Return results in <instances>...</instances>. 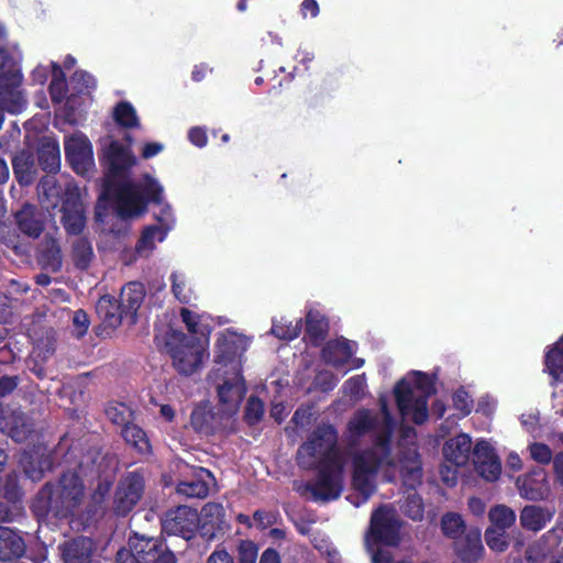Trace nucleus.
<instances>
[{
    "instance_id": "f257e3e1",
    "label": "nucleus",
    "mask_w": 563,
    "mask_h": 563,
    "mask_svg": "<svg viewBox=\"0 0 563 563\" xmlns=\"http://www.w3.org/2000/svg\"><path fill=\"white\" fill-rule=\"evenodd\" d=\"M86 495L84 479L76 470L64 471L56 482L45 483L36 493L31 510L38 521L69 520Z\"/></svg>"
},
{
    "instance_id": "f03ea898",
    "label": "nucleus",
    "mask_w": 563,
    "mask_h": 563,
    "mask_svg": "<svg viewBox=\"0 0 563 563\" xmlns=\"http://www.w3.org/2000/svg\"><path fill=\"white\" fill-rule=\"evenodd\" d=\"M391 437L389 432L379 433L371 448L361 450L352 457V488L360 494V506L366 503L376 490L375 477L383 465L393 466Z\"/></svg>"
},
{
    "instance_id": "7ed1b4c3",
    "label": "nucleus",
    "mask_w": 563,
    "mask_h": 563,
    "mask_svg": "<svg viewBox=\"0 0 563 563\" xmlns=\"http://www.w3.org/2000/svg\"><path fill=\"white\" fill-rule=\"evenodd\" d=\"M338 439V431L332 424H318L297 450L298 466L314 471L319 465L344 463Z\"/></svg>"
},
{
    "instance_id": "20e7f679",
    "label": "nucleus",
    "mask_w": 563,
    "mask_h": 563,
    "mask_svg": "<svg viewBox=\"0 0 563 563\" xmlns=\"http://www.w3.org/2000/svg\"><path fill=\"white\" fill-rule=\"evenodd\" d=\"M166 349L175 369L185 376L194 374L202 364L203 349L197 338L172 330L166 335Z\"/></svg>"
},
{
    "instance_id": "39448f33",
    "label": "nucleus",
    "mask_w": 563,
    "mask_h": 563,
    "mask_svg": "<svg viewBox=\"0 0 563 563\" xmlns=\"http://www.w3.org/2000/svg\"><path fill=\"white\" fill-rule=\"evenodd\" d=\"M100 199L115 201L117 213L123 219L143 214L147 208L145 197L130 181L104 180Z\"/></svg>"
},
{
    "instance_id": "423d86ee",
    "label": "nucleus",
    "mask_w": 563,
    "mask_h": 563,
    "mask_svg": "<svg viewBox=\"0 0 563 563\" xmlns=\"http://www.w3.org/2000/svg\"><path fill=\"white\" fill-rule=\"evenodd\" d=\"M316 482H307L298 492L303 495L310 493L312 499L331 501L338 499L343 492L344 463L319 465Z\"/></svg>"
},
{
    "instance_id": "0eeeda50",
    "label": "nucleus",
    "mask_w": 563,
    "mask_h": 563,
    "mask_svg": "<svg viewBox=\"0 0 563 563\" xmlns=\"http://www.w3.org/2000/svg\"><path fill=\"white\" fill-rule=\"evenodd\" d=\"M199 523L200 517L197 509L180 505L165 512L162 519V532L189 541L196 537Z\"/></svg>"
},
{
    "instance_id": "6e6552de",
    "label": "nucleus",
    "mask_w": 563,
    "mask_h": 563,
    "mask_svg": "<svg viewBox=\"0 0 563 563\" xmlns=\"http://www.w3.org/2000/svg\"><path fill=\"white\" fill-rule=\"evenodd\" d=\"M60 222L68 235H80L86 227L85 208L79 188L67 184L60 195Z\"/></svg>"
},
{
    "instance_id": "1a4fd4ad",
    "label": "nucleus",
    "mask_w": 563,
    "mask_h": 563,
    "mask_svg": "<svg viewBox=\"0 0 563 563\" xmlns=\"http://www.w3.org/2000/svg\"><path fill=\"white\" fill-rule=\"evenodd\" d=\"M145 488L143 475L126 473L118 483L113 498V511L119 517L128 516L141 500Z\"/></svg>"
},
{
    "instance_id": "9d476101",
    "label": "nucleus",
    "mask_w": 563,
    "mask_h": 563,
    "mask_svg": "<svg viewBox=\"0 0 563 563\" xmlns=\"http://www.w3.org/2000/svg\"><path fill=\"white\" fill-rule=\"evenodd\" d=\"M101 165L106 168L104 180L119 181L136 164V158L129 146L119 141H111L99 156Z\"/></svg>"
},
{
    "instance_id": "9b49d317",
    "label": "nucleus",
    "mask_w": 563,
    "mask_h": 563,
    "mask_svg": "<svg viewBox=\"0 0 563 563\" xmlns=\"http://www.w3.org/2000/svg\"><path fill=\"white\" fill-rule=\"evenodd\" d=\"M400 521L385 507L371 516L368 538L376 544L396 547L400 542Z\"/></svg>"
},
{
    "instance_id": "f8f14e48",
    "label": "nucleus",
    "mask_w": 563,
    "mask_h": 563,
    "mask_svg": "<svg viewBox=\"0 0 563 563\" xmlns=\"http://www.w3.org/2000/svg\"><path fill=\"white\" fill-rule=\"evenodd\" d=\"M65 157L73 170L85 176L95 165L91 142L84 134H74L64 143Z\"/></svg>"
},
{
    "instance_id": "ddd939ff",
    "label": "nucleus",
    "mask_w": 563,
    "mask_h": 563,
    "mask_svg": "<svg viewBox=\"0 0 563 563\" xmlns=\"http://www.w3.org/2000/svg\"><path fill=\"white\" fill-rule=\"evenodd\" d=\"M199 533L207 541L223 537L230 530V523L225 518V509L222 504L207 503L199 514Z\"/></svg>"
},
{
    "instance_id": "4468645a",
    "label": "nucleus",
    "mask_w": 563,
    "mask_h": 563,
    "mask_svg": "<svg viewBox=\"0 0 563 563\" xmlns=\"http://www.w3.org/2000/svg\"><path fill=\"white\" fill-rule=\"evenodd\" d=\"M516 486L520 496L528 500H543L550 494L547 472L541 467L519 476Z\"/></svg>"
},
{
    "instance_id": "2eb2a0df",
    "label": "nucleus",
    "mask_w": 563,
    "mask_h": 563,
    "mask_svg": "<svg viewBox=\"0 0 563 563\" xmlns=\"http://www.w3.org/2000/svg\"><path fill=\"white\" fill-rule=\"evenodd\" d=\"M222 417L208 402L196 405L190 413L189 424L200 437H210L221 430Z\"/></svg>"
},
{
    "instance_id": "dca6fc26",
    "label": "nucleus",
    "mask_w": 563,
    "mask_h": 563,
    "mask_svg": "<svg viewBox=\"0 0 563 563\" xmlns=\"http://www.w3.org/2000/svg\"><path fill=\"white\" fill-rule=\"evenodd\" d=\"M16 229L30 239H38L45 230L43 212L34 205L24 203L14 213Z\"/></svg>"
},
{
    "instance_id": "f3484780",
    "label": "nucleus",
    "mask_w": 563,
    "mask_h": 563,
    "mask_svg": "<svg viewBox=\"0 0 563 563\" xmlns=\"http://www.w3.org/2000/svg\"><path fill=\"white\" fill-rule=\"evenodd\" d=\"M258 548L252 540H240L236 547V559L222 545H218L207 558L206 563H256Z\"/></svg>"
},
{
    "instance_id": "a211bd4d",
    "label": "nucleus",
    "mask_w": 563,
    "mask_h": 563,
    "mask_svg": "<svg viewBox=\"0 0 563 563\" xmlns=\"http://www.w3.org/2000/svg\"><path fill=\"white\" fill-rule=\"evenodd\" d=\"M64 563H91L96 551L95 542L88 537H76L59 545Z\"/></svg>"
},
{
    "instance_id": "6ab92c4d",
    "label": "nucleus",
    "mask_w": 563,
    "mask_h": 563,
    "mask_svg": "<svg viewBox=\"0 0 563 563\" xmlns=\"http://www.w3.org/2000/svg\"><path fill=\"white\" fill-rule=\"evenodd\" d=\"M145 296V286L140 282H130L122 287L118 302L131 324H135L137 322V311L141 308Z\"/></svg>"
},
{
    "instance_id": "aec40b11",
    "label": "nucleus",
    "mask_w": 563,
    "mask_h": 563,
    "mask_svg": "<svg viewBox=\"0 0 563 563\" xmlns=\"http://www.w3.org/2000/svg\"><path fill=\"white\" fill-rule=\"evenodd\" d=\"M165 540L161 537H146L134 532L129 537L126 551L140 563H148L161 550Z\"/></svg>"
},
{
    "instance_id": "412c9836",
    "label": "nucleus",
    "mask_w": 563,
    "mask_h": 563,
    "mask_svg": "<svg viewBox=\"0 0 563 563\" xmlns=\"http://www.w3.org/2000/svg\"><path fill=\"white\" fill-rule=\"evenodd\" d=\"M454 550L457 558L464 563L478 561L484 553L481 530L478 528L470 529L464 537L454 542Z\"/></svg>"
},
{
    "instance_id": "4be33fe9",
    "label": "nucleus",
    "mask_w": 563,
    "mask_h": 563,
    "mask_svg": "<svg viewBox=\"0 0 563 563\" xmlns=\"http://www.w3.org/2000/svg\"><path fill=\"white\" fill-rule=\"evenodd\" d=\"M329 319L319 310L310 309L305 317V333L312 346H320L329 334Z\"/></svg>"
},
{
    "instance_id": "5701e85b",
    "label": "nucleus",
    "mask_w": 563,
    "mask_h": 563,
    "mask_svg": "<svg viewBox=\"0 0 563 563\" xmlns=\"http://www.w3.org/2000/svg\"><path fill=\"white\" fill-rule=\"evenodd\" d=\"M472 452V439L466 433H460L443 445V455L446 461L456 466H464L470 460Z\"/></svg>"
},
{
    "instance_id": "b1692460",
    "label": "nucleus",
    "mask_w": 563,
    "mask_h": 563,
    "mask_svg": "<svg viewBox=\"0 0 563 563\" xmlns=\"http://www.w3.org/2000/svg\"><path fill=\"white\" fill-rule=\"evenodd\" d=\"M26 544L15 530L0 526V561L20 559L25 554Z\"/></svg>"
},
{
    "instance_id": "393cba45",
    "label": "nucleus",
    "mask_w": 563,
    "mask_h": 563,
    "mask_svg": "<svg viewBox=\"0 0 563 563\" xmlns=\"http://www.w3.org/2000/svg\"><path fill=\"white\" fill-rule=\"evenodd\" d=\"M96 312L102 324L111 329L120 327L122 320L125 318V313H123L118 299L111 295H103L98 299Z\"/></svg>"
},
{
    "instance_id": "a878e982",
    "label": "nucleus",
    "mask_w": 563,
    "mask_h": 563,
    "mask_svg": "<svg viewBox=\"0 0 563 563\" xmlns=\"http://www.w3.org/2000/svg\"><path fill=\"white\" fill-rule=\"evenodd\" d=\"M353 354L354 351L346 339L330 340L321 350V357L324 363L335 368L345 365Z\"/></svg>"
},
{
    "instance_id": "bb28decb",
    "label": "nucleus",
    "mask_w": 563,
    "mask_h": 563,
    "mask_svg": "<svg viewBox=\"0 0 563 563\" xmlns=\"http://www.w3.org/2000/svg\"><path fill=\"white\" fill-rule=\"evenodd\" d=\"M555 510L538 505H527L520 512V523L523 529L538 532L554 517Z\"/></svg>"
},
{
    "instance_id": "cd10ccee",
    "label": "nucleus",
    "mask_w": 563,
    "mask_h": 563,
    "mask_svg": "<svg viewBox=\"0 0 563 563\" xmlns=\"http://www.w3.org/2000/svg\"><path fill=\"white\" fill-rule=\"evenodd\" d=\"M242 350V339L236 333L221 334L216 343L214 362L223 365L234 363Z\"/></svg>"
},
{
    "instance_id": "c85d7f7f",
    "label": "nucleus",
    "mask_w": 563,
    "mask_h": 563,
    "mask_svg": "<svg viewBox=\"0 0 563 563\" xmlns=\"http://www.w3.org/2000/svg\"><path fill=\"white\" fill-rule=\"evenodd\" d=\"M246 387L242 375L238 372L232 380H224L218 387V398L223 405L236 408L242 402Z\"/></svg>"
},
{
    "instance_id": "c756f323",
    "label": "nucleus",
    "mask_w": 563,
    "mask_h": 563,
    "mask_svg": "<svg viewBox=\"0 0 563 563\" xmlns=\"http://www.w3.org/2000/svg\"><path fill=\"white\" fill-rule=\"evenodd\" d=\"M400 475L407 490H416L422 484V463L417 452L400 461Z\"/></svg>"
},
{
    "instance_id": "7c9ffc66",
    "label": "nucleus",
    "mask_w": 563,
    "mask_h": 563,
    "mask_svg": "<svg viewBox=\"0 0 563 563\" xmlns=\"http://www.w3.org/2000/svg\"><path fill=\"white\" fill-rule=\"evenodd\" d=\"M37 161L41 168L47 173H57L60 166V151L57 142L45 139L37 148Z\"/></svg>"
},
{
    "instance_id": "2f4dec72",
    "label": "nucleus",
    "mask_w": 563,
    "mask_h": 563,
    "mask_svg": "<svg viewBox=\"0 0 563 563\" xmlns=\"http://www.w3.org/2000/svg\"><path fill=\"white\" fill-rule=\"evenodd\" d=\"M5 419V429L9 437L15 442L25 441L33 431V426L23 412L12 411Z\"/></svg>"
},
{
    "instance_id": "473e14b6",
    "label": "nucleus",
    "mask_w": 563,
    "mask_h": 563,
    "mask_svg": "<svg viewBox=\"0 0 563 563\" xmlns=\"http://www.w3.org/2000/svg\"><path fill=\"white\" fill-rule=\"evenodd\" d=\"M121 435L125 443L140 454H150L152 445L147 433L137 424L131 422L121 429Z\"/></svg>"
},
{
    "instance_id": "72a5a7b5",
    "label": "nucleus",
    "mask_w": 563,
    "mask_h": 563,
    "mask_svg": "<svg viewBox=\"0 0 563 563\" xmlns=\"http://www.w3.org/2000/svg\"><path fill=\"white\" fill-rule=\"evenodd\" d=\"M95 257L91 242L80 236L74 241L71 245V261L74 266L79 271H87Z\"/></svg>"
},
{
    "instance_id": "f704fd0d",
    "label": "nucleus",
    "mask_w": 563,
    "mask_h": 563,
    "mask_svg": "<svg viewBox=\"0 0 563 563\" xmlns=\"http://www.w3.org/2000/svg\"><path fill=\"white\" fill-rule=\"evenodd\" d=\"M544 366L548 373L559 380L563 374V334L561 338L547 351L544 356Z\"/></svg>"
},
{
    "instance_id": "c9c22d12",
    "label": "nucleus",
    "mask_w": 563,
    "mask_h": 563,
    "mask_svg": "<svg viewBox=\"0 0 563 563\" xmlns=\"http://www.w3.org/2000/svg\"><path fill=\"white\" fill-rule=\"evenodd\" d=\"M113 120L124 129L140 128L136 110L129 101H120L113 108Z\"/></svg>"
},
{
    "instance_id": "e433bc0d",
    "label": "nucleus",
    "mask_w": 563,
    "mask_h": 563,
    "mask_svg": "<svg viewBox=\"0 0 563 563\" xmlns=\"http://www.w3.org/2000/svg\"><path fill=\"white\" fill-rule=\"evenodd\" d=\"M104 507L88 501L85 510L78 516H74L68 521L77 530H87L95 526L103 515Z\"/></svg>"
},
{
    "instance_id": "4c0bfd02",
    "label": "nucleus",
    "mask_w": 563,
    "mask_h": 563,
    "mask_svg": "<svg viewBox=\"0 0 563 563\" xmlns=\"http://www.w3.org/2000/svg\"><path fill=\"white\" fill-rule=\"evenodd\" d=\"M12 167L15 178L20 184H30L32 181V172L34 161L32 155L22 152L12 159Z\"/></svg>"
},
{
    "instance_id": "58836bf2",
    "label": "nucleus",
    "mask_w": 563,
    "mask_h": 563,
    "mask_svg": "<svg viewBox=\"0 0 563 563\" xmlns=\"http://www.w3.org/2000/svg\"><path fill=\"white\" fill-rule=\"evenodd\" d=\"M394 396L402 417L409 416L410 402L413 398L412 388L406 378L399 379L394 387Z\"/></svg>"
},
{
    "instance_id": "ea45409f",
    "label": "nucleus",
    "mask_w": 563,
    "mask_h": 563,
    "mask_svg": "<svg viewBox=\"0 0 563 563\" xmlns=\"http://www.w3.org/2000/svg\"><path fill=\"white\" fill-rule=\"evenodd\" d=\"M106 416L122 429L133 421L134 411L124 402H110L106 408Z\"/></svg>"
},
{
    "instance_id": "a19ab883",
    "label": "nucleus",
    "mask_w": 563,
    "mask_h": 563,
    "mask_svg": "<svg viewBox=\"0 0 563 563\" xmlns=\"http://www.w3.org/2000/svg\"><path fill=\"white\" fill-rule=\"evenodd\" d=\"M441 530L445 537L456 541L465 532V522L461 515L446 512L441 519Z\"/></svg>"
},
{
    "instance_id": "79ce46f5",
    "label": "nucleus",
    "mask_w": 563,
    "mask_h": 563,
    "mask_svg": "<svg viewBox=\"0 0 563 563\" xmlns=\"http://www.w3.org/2000/svg\"><path fill=\"white\" fill-rule=\"evenodd\" d=\"M488 518L493 525L492 528L507 530L515 523L516 514L508 506L497 505L489 510Z\"/></svg>"
},
{
    "instance_id": "37998d69",
    "label": "nucleus",
    "mask_w": 563,
    "mask_h": 563,
    "mask_svg": "<svg viewBox=\"0 0 563 563\" xmlns=\"http://www.w3.org/2000/svg\"><path fill=\"white\" fill-rule=\"evenodd\" d=\"M376 427V419L368 410H358L349 422V430L355 435H364Z\"/></svg>"
},
{
    "instance_id": "c03bdc74",
    "label": "nucleus",
    "mask_w": 563,
    "mask_h": 563,
    "mask_svg": "<svg viewBox=\"0 0 563 563\" xmlns=\"http://www.w3.org/2000/svg\"><path fill=\"white\" fill-rule=\"evenodd\" d=\"M404 514L412 520H421L424 514L423 500L416 490H407L402 505Z\"/></svg>"
},
{
    "instance_id": "a18cd8bd",
    "label": "nucleus",
    "mask_w": 563,
    "mask_h": 563,
    "mask_svg": "<svg viewBox=\"0 0 563 563\" xmlns=\"http://www.w3.org/2000/svg\"><path fill=\"white\" fill-rule=\"evenodd\" d=\"M179 495L190 498H206L209 494V486L202 479L184 481L176 488Z\"/></svg>"
},
{
    "instance_id": "49530a36",
    "label": "nucleus",
    "mask_w": 563,
    "mask_h": 563,
    "mask_svg": "<svg viewBox=\"0 0 563 563\" xmlns=\"http://www.w3.org/2000/svg\"><path fill=\"white\" fill-rule=\"evenodd\" d=\"M70 82L77 93H89L97 87L95 77L86 70L78 69L70 77Z\"/></svg>"
},
{
    "instance_id": "de8ad7c7",
    "label": "nucleus",
    "mask_w": 563,
    "mask_h": 563,
    "mask_svg": "<svg viewBox=\"0 0 563 563\" xmlns=\"http://www.w3.org/2000/svg\"><path fill=\"white\" fill-rule=\"evenodd\" d=\"M485 541L488 548L495 552H504L509 545L508 536L504 529L487 528Z\"/></svg>"
},
{
    "instance_id": "09e8293b",
    "label": "nucleus",
    "mask_w": 563,
    "mask_h": 563,
    "mask_svg": "<svg viewBox=\"0 0 563 563\" xmlns=\"http://www.w3.org/2000/svg\"><path fill=\"white\" fill-rule=\"evenodd\" d=\"M140 192L145 197L146 205L148 202L161 205L163 201V187L155 178L150 175L145 176L144 184Z\"/></svg>"
},
{
    "instance_id": "8fccbe9b",
    "label": "nucleus",
    "mask_w": 563,
    "mask_h": 563,
    "mask_svg": "<svg viewBox=\"0 0 563 563\" xmlns=\"http://www.w3.org/2000/svg\"><path fill=\"white\" fill-rule=\"evenodd\" d=\"M264 412V402L258 397L251 396L245 406L244 420L249 426H255L263 419Z\"/></svg>"
},
{
    "instance_id": "3c124183",
    "label": "nucleus",
    "mask_w": 563,
    "mask_h": 563,
    "mask_svg": "<svg viewBox=\"0 0 563 563\" xmlns=\"http://www.w3.org/2000/svg\"><path fill=\"white\" fill-rule=\"evenodd\" d=\"M158 236V241H163L165 233L163 232L162 228L158 225H148L146 227L141 238L137 240L136 243V251L141 252L143 250H153L155 246V239Z\"/></svg>"
},
{
    "instance_id": "603ef678",
    "label": "nucleus",
    "mask_w": 563,
    "mask_h": 563,
    "mask_svg": "<svg viewBox=\"0 0 563 563\" xmlns=\"http://www.w3.org/2000/svg\"><path fill=\"white\" fill-rule=\"evenodd\" d=\"M366 387L365 375H355L346 379L343 384V391L353 400H360L364 396Z\"/></svg>"
},
{
    "instance_id": "864d4df0",
    "label": "nucleus",
    "mask_w": 563,
    "mask_h": 563,
    "mask_svg": "<svg viewBox=\"0 0 563 563\" xmlns=\"http://www.w3.org/2000/svg\"><path fill=\"white\" fill-rule=\"evenodd\" d=\"M453 407L461 418L468 416L473 409V399L464 387L457 388L452 396Z\"/></svg>"
},
{
    "instance_id": "5fc2aeb1",
    "label": "nucleus",
    "mask_w": 563,
    "mask_h": 563,
    "mask_svg": "<svg viewBox=\"0 0 563 563\" xmlns=\"http://www.w3.org/2000/svg\"><path fill=\"white\" fill-rule=\"evenodd\" d=\"M428 399L429 397L417 396L410 402L409 415H411L412 422L418 426L423 424L428 420Z\"/></svg>"
},
{
    "instance_id": "6e6d98bb",
    "label": "nucleus",
    "mask_w": 563,
    "mask_h": 563,
    "mask_svg": "<svg viewBox=\"0 0 563 563\" xmlns=\"http://www.w3.org/2000/svg\"><path fill=\"white\" fill-rule=\"evenodd\" d=\"M413 386L422 391V397H430L435 394L434 379L427 373L420 371H413Z\"/></svg>"
},
{
    "instance_id": "4d7b16f0",
    "label": "nucleus",
    "mask_w": 563,
    "mask_h": 563,
    "mask_svg": "<svg viewBox=\"0 0 563 563\" xmlns=\"http://www.w3.org/2000/svg\"><path fill=\"white\" fill-rule=\"evenodd\" d=\"M2 495L7 501L16 504V501L21 498L22 492L19 486L18 476L15 474H8L5 476Z\"/></svg>"
},
{
    "instance_id": "13d9d810",
    "label": "nucleus",
    "mask_w": 563,
    "mask_h": 563,
    "mask_svg": "<svg viewBox=\"0 0 563 563\" xmlns=\"http://www.w3.org/2000/svg\"><path fill=\"white\" fill-rule=\"evenodd\" d=\"M494 449L487 441H478L473 449L474 468L496 457Z\"/></svg>"
},
{
    "instance_id": "bf43d9fd",
    "label": "nucleus",
    "mask_w": 563,
    "mask_h": 563,
    "mask_svg": "<svg viewBox=\"0 0 563 563\" xmlns=\"http://www.w3.org/2000/svg\"><path fill=\"white\" fill-rule=\"evenodd\" d=\"M479 476L488 482L496 481L501 472V464L498 456L487 461L475 468Z\"/></svg>"
},
{
    "instance_id": "052dcab7",
    "label": "nucleus",
    "mask_w": 563,
    "mask_h": 563,
    "mask_svg": "<svg viewBox=\"0 0 563 563\" xmlns=\"http://www.w3.org/2000/svg\"><path fill=\"white\" fill-rule=\"evenodd\" d=\"M531 457L539 464L547 465L553 461V454L550 446L545 443L534 442L529 446Z\"/></svg>"
},
{
    "instance_id": "680f3d73",
    "label": "nucleus",
    "mask_w": 563,
    "mask_h": 563,
    "mask_svg": "<svg viewBox=\"0 0 563 563\" xmlns=\"http://www.w3.org/2000/svg\"><path fill=\"white\" fill-rule=\"evenodd\" d=\"M0 241L15 252L21 247L20 235L15 229L4 223L0 225Z\"/></svg>"
},
{
    "instance_id": "e2e57ef3",
    "label": "nucleus",
    "mask_w": 563,
    "mask_h": 563,
    "mask_svg": "<svg viewBox=\"0 0 563 563\" xmlns=\"http://www.w3.org/2000/svg\"><path fill=\"white\" fill-rule=\"evenodd\" d=\"M89 325L90 320L87 312L82 309L76 310L73 316L74 335L77 339L82 338L88 332Z\"/></svg>"
},
{
    "instance_id": "0e129e2a",
    "label": "nucleus",
    "mask_w": 563,
    "mask_h": 563,
    "mask_svg": "<svg viewBox=\"0 0 563 563\" xmlns=\"http://www.w3.org/2000/svg\"><path fill=\"white\" fill-rule=\"evenodd\" d=\"M172 292L176 299L181 303L190 302V295L185 291L186 283L183 276L176 272L170 275Z\"/></svg>"
},
{
    "instance_id": "69168bd1",
    "label": "nucleus",
    "mask_w": 563,
    "mask_h": 563,
    "mask_svg": "<svg viewBox=\"0 0 563 563\" xmlns=\"http://www.w3.org/2000/svg\"><path fill=\"white\" fill-rule=\"evenodd\" d=\"M301 323H302V320L299 319L295 325H291V324H289L287 327L274 325L272 331L277 338H279L282 340H286V341H291L300 335Z\"/></svg>"
},
{
    "instance_id": "338daca9",
    "label": "nucleus",
    "mask_w": 563,
    "mask_h": 563,
    "mask_svg": "<svg viewBox=\"0 0 563 563\" xmlns=\"http://www.w3.org/2000/svg\"><path fill=\"white\" fill-rule=\"evenodd\" d=\"M338 382L336 376L329 371L319 372L314 377L316 387L323 393L331 391Z\"/></svg>"
},
{
    "instance_id": "774afa93",
    "label": "nucleus",
    "mask_w": 563,
    "mask_h": 563,
    "mask_svg": "<svg viewBox=\"0 0 563 563\" xmlns=\"http://www.w3.org/2000/svg\"><path fill=\"white\" fill-rule=\"evenodd\" d=\"M23 515V508L16 504L0 501V523L14 522Z\"/></svg>"
}]
</instances>
